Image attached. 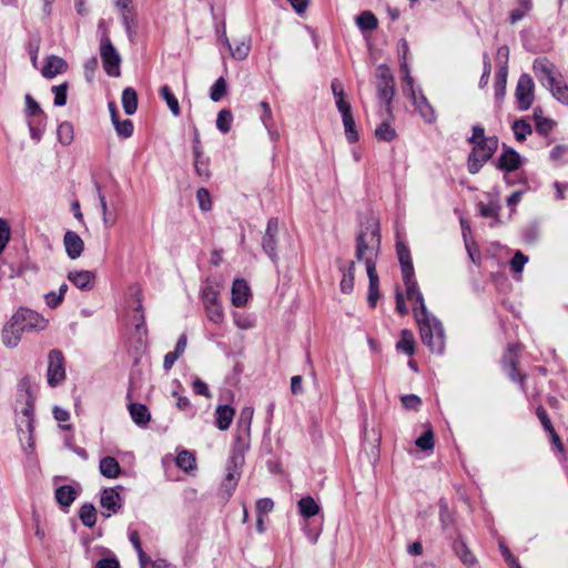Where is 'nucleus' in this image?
<instances>
[{
  "mask_svg": "<svg viewBox=\"0 0 568 568\" xmlns=\"http://www.w3.org/2000/svg\"><path fill=\"white\" fill-rule=\"evenodd\" d=\"M194 169H195V172L196 174L202 178V179H205L207 180L210 178V170H209V160L207 159H197V160H194Z\"/></svg>",
  "mask_w": 568,
  "mask_h": 568,
  "instance_id": "63",
  "label": "nucleus"
},
{
  "mask_svg": "<svg viewBox=\"0 0 568 568\" xmlns=\"http://www.w3.org/2000/svg\"><path fill=\"white\" fill-rule=\"evenodd\" d=\"M114 129L116 131L118 136L122 139L131 138L133 134V122L129 119L125 120H116L114 123Z\"/></svg>",
  "mask_w": 568,
  "mask_h": 568,
  "instance_id": "52",
  "label": "nucleus"
},
{
  "mask_svg": "<svg viewBox=\"0 0 568 568\" xmlns=\"http://www.w3.org/2000/svg\"><path fill=\"white\" fill-rule=\"evenodd\" d=\"M10 225L7 220L0 219V254L6 248L8 242L10 241Z\"/></svg>",
  "mask_w": 568,
  "mask_h": 568,
  "instance_id": "58",
  "label": "nucleus"
},
{
  "mask_svg": "<svg viewBox=\"0 0 568 568\" xmlns=\"http://www.w3.org/2000/svg\"><path fill=\"white\" fill-rule=\"evenodd\" d=\"M416 321L419 326L422 342L436 354H443L445 349V332L442 323L427 310L426 314L413 307Z\"/></svg>",
  "mask_w": 568,
  "mask_h": 568,
  "instance_id": "3",
  "label": "nucleus"
},
{
  "mask_svg": "<svg viewBox=\"0 0 568 568\" xmlns=\"http://www.w3.org/2000/svg\"><path fill=\"white\" fill-rule=\"evenodd\" d=\"M532 71L538 81L544 87H547L550 82H554L558 74H560L557 71L556 65L546 57H539L535 59L532 63Z\"/></svg>",
  "mask_w": 568,
  "mask_h": 568,
  "instance_id": "12",
  "label": "nucleus"
},
{
  "mask_svg": "<svg viewBox=\"0 0 568 568\" xmlns=\"http://www.w3.org/2000/svg\"><path fill=\"white\" fill-rule=\"evenodd\" d=\"M227 93V83L223 77H220L210 89V98L214 102L221 101Z\"/></svg>",
  "mask_w": 568,
  "mask_h": 568,
  "instance_id": "46",
  "label": "nucleus"
},
{
  "mask_svg": "<svg viewBox=\"0 0 568 568\" xmlns=\"http://www.w3.org/2000/svg\"><path fill=\"white\" fill-rule=\"evenodd\" d=\"M400 400L406 409L418 410L422 405L420 398L414 394L404 395Z\"/></svg>",
  "mask_w": 568,
  "mask_h": 568,
  "instance_id": "62",
  "label": "nucleus"
},
{
  "mask_svg": "<svg viewBox=\"0 0 568 568\" xmlns=\"http://www.w3.org/2000/svg\"><path fill=\"white\" fill-rule=\"evenodd\" d=\"M513 131L517 141H524L527 135L532 133L531 125L524 119L514 122Z\"/></svg>",
  "mask_w": 568,
  "mask_h": 568,
  "instance_id": "50",
  "label": "nucleus"
},
{
  "mask_svg": "<svg viewBox=\"0 0 568 568\" xmlns=\"http://www.w3.org/2000/svg\"><path fill=\"white\" fill-rule=\"evenodd\" d=\"M48 384L51 387L60 385L65 379L64 357L61 351L52 349L49 353Z\"/></svg>",
  "mask_w": 568,
  "mask_h": 568,
  "instance_id": "8",
  "label": "nucleus"
},
{
  "mask_svg": "<svg viewBox=\"0 0 568 568\" xmlns=\"http://www.w3.org/2000/svg\"><path fill=\"white\" fill-rule=\"evenodd\" d=\"M128 409L132 420L140 427H144L151 419L149 408L144 404L130 403Z\"/></svg>",
  "mask_w": 568,
  "mask_h": 568,
  "instance_id": "22",
  "label": "nucleus"
},
{
  "mask_svg": "<svg viewBox=\"0 0 568 568\" xmlns=\"http://www.w3.org/2000/svg\"><path fill=\"white\" fill-rule=\"evenodd\" d=\"M519 363V355H518V346L515 344L508 345L503 358H501V366L503 369L506 372L507 376L515 383L519 384V387L523 392H526L525 387V379L526 375L520 374L517 369V365Z\"/></svg>",
  "mask_w": 568,
  "mask_h": 568,
  "instance_id": "6",
  "label": "nucleus"
},
{
  "mask_svg": "<svg viewBox=\"0 0 568 568\" xmlns=\"http://www.w3.org/2000/svg\"><path fill=\"white\" fill-rule=\"evenodd\" d=\"M68 280L81 291H90L95 285V274L91 271H71Z\"/></svg>",
  "mask_w": 568,
  "mask_h": 568,
  "instance_id": "18",
  "label": "nucleus"
},
{
  "mask_svg": "<svg viewBox=\"0 0 568 568\" xmlns=\"http://www.w3.org/2000/svg\"><path fill=\"white\" fill-rule=\"evenodd\" d=\"M251 296V288L243 278H236L232 285V304L235 307H243Z\"/></svg>",
  "mask_w": 568,
  "mask_h": 568,
  "instance_id": "19",
  "label": "nucleus"
},
{
  "mask_svg": "<svg viewBox=\"0 0 568 568\" xmlns=\"http://www.w3.org/2000/svg\"><path fill=\"white\" fill-rule=\"evenodd\" d=\"M338 111L342 115L343 125L345 130L346 140L349 143H355L358 141L359 135L356 130V123L352 114V106L349 103H338Z\"/></svg>",
  "mask_w": 568,
  "mask_h": 568,
  "instance_id": "15",
  "label": "nucleus"
},
{
  "mask_svg": "<svg viewBox=\"0 0 568 568\" xmlns=\"http://www.w3.org/2000/svg\"><path fill=\"white\" fill-rule=\"evenodd\" d=\"M203 306L209 321L214 324H222L224 322V313L220 301L203 303Z\"/></svg>",
  "mask_w": 568,
  "mask_h": 568,
  "instance_id": "34",
  "label": "nucleus"
},
{
  "mask_svg": "<svg viewBox=\"0 0 568 568\" xmlns=\"http://www.w3.org/2000/svg\"><path fill=\"white\" fill-rule=\"evenodd\" d=\"M341 270L343 272V277L339 284L341 291L345 294H349L354 288L355 262L351 261L347 267Z\"/></svg>",
  "mask_w": 568,
  "mask_h": 568,
  "instance_id": "35",
  "label": "nucleus"
},
{
  "mask_svg": "<svg viewBox=\"0 0 568 568\" xmlns=\"http://www.w3.org/2000/svg\"><path fill=\"white\" fill-rule=\"evenodd\" d=\"M119 489H123L122 486L105 488L101 493L100 505L106 513H102L103 516L110 517L121 510L123 506V499L120 496Z\"/></svg>",
  "mask_w": 568,
  "mask_h": 568,
  "instance_id": "11",
  "label": "nucleus"
},
{
  "mask_svg": "<svg viewBox=\"0 0 568 568\" xmlns=\"http://www.w3.org/2000/svg\"><path fill=\"white\" fill-rule=\"evenodd\" d=\"M496 168L507 173L516 171L521 165L520 154L513 148L504 145L503 153L499 155Z\"/></svg>",
  "mask_w": 568,
  "mask_h": 568,
  "instance_id": "16",
  "label": "nucleus"
},
{
  "mask_svg": "<svg viewBox=\"0 0 568 568\" xmlns=\"http://www.w3.org/2000/svg\"><path fill=\"white\" fill-rule=\"evenodd\" d=\"M26 113L28 116H37L43 113L39 103L30 95H26Z\"/></svg>",
  "mask_w": 568,
  "mask_h": 568,
  "instance_id": "61",
  "label": "nucleus"
},
{
  "mask_svg": "<svg viewBox=\"0 0 568 568\" xmlns=\"http://www.w3.org/2000/svg\"><path fill=\"white\" fill-rule=\"evenodd\" d=\"M454 552L459 557L464 565L471 567L476 562L475 556L468 549L467 545L463 539H456L453 542Z\"/></svg>",
  "mask_w": 568,
  "mask_h": 568,
  "instance_id": "30",
  "label": "nucleus"
},
{
  "mask_svg": "<svg viewBox=\"0 0 568 568\" xmlns=\"http://www.w3.org/2000/svg\"><path fill=\"white\" fill-rule=\"evenodd\" d=\"M395 94V83H378L377 95L378 99L386 104L387 111L390 110V104Z\"/></svg>",
  "mask_w": 568,
  "mask_h": 568,
  "instance_id": "42",
  "label": "nucleus"
},
{
  "mask_svg": "<svg viewBox=\"0 0 568 568\" xmlns=\"http://www.w3.org/2000/svg\"><path fill=\"white\" fill-rule=\"evenodd\" d=\"M100 473L106 478H116L121 474V467L114 457L106 456L100 460Z\"/></svg>",
  "mask_w": 568,
  "mask_h": 568,
  "instance_id": "27",
  "label": "nucleus"
},
{
  "mask_svg": "<svg viewBox=\"0 0 568 568\" xmlns=\"http://www.w3.org/2000/svg\"><path fill=\"white\" fill-rule=\"evenodd\" d=\"M57 136L62 145H70L74 138L73 125L68 121L60 123L57 130Z\"/></svg>",
  "mask_w": 568,
  "mask_h": 568,
  "instance_id": "44",
  "label": "nucleus"
},
{
  "mask_svg": "<svg viewBox=\"0 0 568 568\" xmlns=\"http://www.w3.org/2000/svg\"><path fill=\"white\" fill-rule=\"evenodd\" d=\"M100 57L102 60L103 69L108 75L119 77L121 74V57L113 45L106 29L102 31L100 38Z\"/></svg>",
  "mask_w": 568,
  "mask_h": 568,
  "instance_id": "5",
  "label": "nucleus"
},
{
  "mask_svg": "<svg viewBox=\"0 0 568 568\" xmlns=\"http://www.w3.org/2000/svg\"><path fill=\"white\" fill-rule=\"evenodd\" d=\"M159 94L166 102V105L172 112V114L179 116L181 114L180 104L170 87L162 85L159 90Z\"/></svg>",
  "mask_w": 568,
  "mask_h": 568,
  "instance_id": "37",
  "label": "nucleus"
},
{
  "mask_svg": "<svg viewBox=\"0 0 568 568\" xmlns=\"http://www.w3.org/2000/svg\"><path fill=\"white\" fill-rule=\"evenodd\" d=\"M439 520L443 529H448L454 526V513L450 510L448 503L445 498L438 501Z\"/></svg>",
  "mask_w": 568,
  "mask_h": 568,
  "instance_id": "39",
  "label": "nucleus"
},
{
  "mask_svg": "<svg viewBox=\"0 0 568 568\" xmlns=\"http://www.w3.org/2000/svg\"><path fill=\"white\" fill-rule=\"evenodd\" d=\"M368 276V295H367V302L368 305L374 308L377 304L378 298L381 297L379 293V278L377 271H373V273H367Z\"/></svg>",
  "mask_w": 568,
  "mask_h": 568,
  "instance_id": "33",
  "label": "nucleus"
},
{
  "mask_svg": "<svg viewBox=\"0 0 568 568\" xmlns=\"http://www.w3.org/2000/svg\"><path fill=\"white\" fill-rule=\"evenodd\" d=\"M121 100H122V105H123L124 112L128 115H132L136 112L138 93L133 88H131V87L125 88L122 91Z\"/></svg>",
  "mask_w": 568,
  "mask_h": 568,
  "instance_id": "32",
  "label": "nucleus"
},
{
  "mask_svg": "<svg viewBox=\"0 0 568 568\" xmlns=\"http://www.w3.org/2000/svg\"><path fill=\"white\" fill-rule=\"evenodd\" d=\"M232 122H233V114L229 109H222L217 113L216 128L223 134H226L230 132Z\"/></svg>",
  "mask_w": 568,
  "mask_h": 568,
  "instance_id": "47",
  "label": "nucleus"
},
{
  "mask_svg": "<svg viewBox=\"0 0 568 568\" xmlns=\"http://www.w3.org/2000/svg\"><path fill=\"white\" fill-rule=\"evenodd\" d=\"M94 568H120V562L115 556H111L98 560Z\"/></svg>",
  "mask_w": 568,
  "mask_h": 568,
  "instance_id": "64",
  "label": "nucleus"
},
{
  "mask_svg": "<svg viewBox=\"0 0 568 568\" xmlns=\"http://www.w3.org/2000/svg\"><path fill=\"white\" fill-rule=\"evenodd\" d=\"M409 91L413 104L423 120L427 123H434L437 119L436 112L423 91L420 89L415 90L414 87Z\"/></svg>",
  "mask_w": 568,
  "mask_h": 568,
  "instance_id": "13",
  "label": "nucleus"
},
{
  "mask_svg": "<svg viewBox=\"0 0 568 568\" xmlns=\"http://www.w3.org/2000/svg\"><path fill=\"white\" fill-rule=\"evenodd\" d=\"M404 284L406 286L407 298L409 301H414L415 302L414 307L416 306L418 308V312H422V313L426 314V310L427 308H426V305H425V302H424L423 294L420 293V291L418 288L417 282L416 281H412V282L404 283Z\"/></svg>",
  "mask_w": 568,
  "mask_h": 568,
  "instance_id": "28",
  "label": "nucleus"
},
{
  "mask_svg": "<svg viewBox=\"0 0 568 568\" xmlns=\"http://www.w3.org/2000/svg\"><path fill=\"white\" fill-rule=\"evenodd\" d=\"M498 149V138L488 136L474 145L467 159V170L470 174H477L483 165L489 161Z\"/></svg>",
  "mask_w": 568,
  "mask_h": 568,
  "instance_id": "4",
  "label": "nucleus"
},
{
  "mask_svg": "<svg viewBox=\"0 0 568 568\" xmlns=\"http://www.w3.org/2000/svg\"><path fill=\"white\" fill-rule=\"evenodd\" d=\"M243 463L244 456L243 454L239 453L232 454V456L227 459L226 476L222 484L227 496H231L237 486V481L240 478L239 468L242 466Z\"/></svg>",
  "mask_w": 568,
  "mask_h": 568,
  "instance_id": "10",
  "label": "nucleus"
},
{
  "mask_svg": "<svg viewBox=\"0 0 568 568\" xmlns=\"http://www.w3.org/2000/svg\"><path fill=\"white\" fill-rule=\"evenodd\" d=\"M415 444L422 450H432L434 448V433L430 426L415 440Z\"/></svg>",
  "mask_w": 568,
  "mask_h": 568,
  "instance_id": "54",
  "label": "nucleus"
},
{
  "mask_svg": "<svg viewBox=\"0 0 568 568\" xmlns=\"http://www.w3.org/2000/svg\"><path fill=\"white\" fill-rule=\"evenodd\" d=\"M63 245L67 255L71 260H75L81 256L84 250V242L80 235L74 231H67L63 236Z\"/></svg>",
  "mask_w": 568,
  "mask_h": 568,
  "instance_id": "17",
  "label": "nucleus"
},
{
  "mask_svg": "<svg viewBox=\"0 0 568 568\" xmlns=\"http://www.w3.org/2000/svg\"><path fill=\"white\" fill-rule=\"evenodd\" d=\"M527 262L528 257L520 251H517L510 261V268L515 273H521Z\"/></svg>",
  "mask_w": 568,
  "mask_h": 568,
  "instance_id": "59",
  "label": "nucleus"
},
{
  "mask_svg": "<svg viewBox=\"0 0 568 568\" xmlns=\"http://www.w3.org/2000/svg\"><path fill=\"white\" fill-rule=\"evenodd\" d=\"M34 400L36 398L21 400L23 403V407L21 408V415L23 418L18 424L19 429L24 425L30 439L34 432Z\"/></svg>",
  "mask_w": 568,
  "mask_h": 568,
  "instance_id": "21",
  "label": "nucleus"
},
{
  "mask_svg": "<svg viewBox=\"0 0 568 568\" xmlns=\"http://www.w3.org/2000/svg\"><path fill=\"white\" fill-rule=\"evenodd\" d=\"M122 23L125 28L126 34L130 39H132L135 34L136 28V14L134 9L121 11Z\"/></svg>",
  "mask_w": 568,
  "mask_h": 568,
  "instance_id": "45",
  "label": "nucleus"
},
{
  "mask_svg": "<svg viewBox=\"0 0 568 568\" xmlns=\"http://www.w3.org/2000/svg\"><path fill=\"white\" fill-rule=\"evenodd\" d=\"M36 398L34 393L32 390L31 379L29 376H24L20 379L18 384V399H32Z\"/></svg>",
  "mask_w": 568,
  "mask_h": 568,
  "instance_id": "51",
  "label": "nucleus"
},
{
  "mask_svg": "<svg viewBox=\"0 0 568 568\" xmlns=\"http://www.w3.org/2000/svg\"><path fill=\"white\" fill-rule=\"evenodd\" d=\"M54 497L61 507H70L78 497V491L70 485H62L55 489Z\"/></svg>",
  "mask_w": 568,
  "mask_h": 568,
  "instance_id": "25",
  "label": "nucleus"
},
{
  "mask_svg": "<svg viewBox=\"0 0 568 568\" xmlns=\"http://www.w3.org/2000/svg\"><path fill=\"white\" fill-rule=\"evenodd\" d=\"M79 518L84 526L89 528L93 527L97 523L95 507L90 503L82 505L79 510Z\"/></svg>",
  "mask_w": 568,
  "mask_h": 568,
  "instance_id": "41",
  "label": "nucleus"
},
{
  "mask_svg": "<svg viewBox=\"0 0 568 568\" xmlns=\"http://www.w3.org/2000/svg\"><path fill=\"white\" fill-rule=\"evenodd\" d=\"M220 285L207 280L201 292L202 303L219 301Z\"/></svg>",
  "mask_w": 568,
  "mask_h": 568,
  "instance_id": "43",
  "label": "nucleus"
},
{
  "mask_svg": "<svg viewBox=\"0 0 568 568\" xmlns=\"http://www.w3.org/2000/svg\"><path fill=\"white\" fill-rule=\"evenodd\" d=\"M376 139L385 142H390L396 138V131L389 123L383 122L375 130Z\"/></svg>",
  "mask_w": 568,
  "mask_h": 568,
  "instance_id": "53",
  "label": "nucleus"
},
{
  "mask_svg": "<svg viewBox=\"0 0 568 568\" xmlns=\"http://www.w3.org/2000/svg\"><path fill=\"white\" fill-rule=\"evenodd\" d=\"M381 230L376 222L362 225L356 236L355 257L366 265V272L376 271V260L381 251Z\"/></svg>",
  "mask_w": 568,
  "mask_h": 568,
  "instance_id": "2",
  "label": "nucleus"
},
{
  "mask_svg": "<svg viewBox=\"0 0 568 568\" xmlns=\"http://www.w3.org/2000/svg\"><path fill=\"white\" fill-rule=\"evenodd\" d=\"M298 511L304 518H311L316 516L321 507L312 496H306L300 499L297 503Z\"/></svg>",
  "mask_w": 568,
  "mask_h": 568,
  "instance_id": "31",
  "label": "nucleus"
},
{
  "mask_svg": "<svg viewBox=\"0 0 568 568\" xmlns=\"http://www.w3.org/2000/svg\"><path fill=\"white\" fill-rule=\"evenodd\" d=\"M68 88H69L68 82L52 87V92L54 93L53 103L55 106H63L67 104Z\"/></svg>",
  "mask_w": 568,
  "mask_h": 568,
  "instance_id": "55",
  "label": "nucleus"
},
{
  "mask_svg": "<svg viewBox=\"0 0 568 568\" xmlns=\"http://www.w3.org/2000/svg\"><path fill=\"white\" fill-rule=\"evenodd\" d=\"M199 206L202 211L207 212L212 209V201L210 192L205 187H201L196 192Z\"/></svg>",
  "mask_w": 568,
  "mask_h": 568,
  "instance_id": "57",
  "label": "nucleus"
},
{
  "mask_svg": "<svg viewBox=\"0 0 568 568\" xmlns=\"http://www.w3.org/2000/svg\"><path fill=\"white\" fill-rule=\"evenodd\" d=\"M356 24L362 31H373L378 27V20L372 11H363L356 17Z\"/></svg>",
  "mask_w": 568,
  "mask_h": 568,
  "instance_id": "36",
  "label": "nucleus"
},
{
  "mask_svg": "<svg viewBox=\"0 0 568 568\" xmlns=\"http://www.w3.org/2000/svg\"><path fill=\"white\" fill-rule=\"evenodd\" d=\"M535 84L532 78L528 73H523L516 85L515 97L520 111L528 110L534 102Z\"/></svg>",
  "mask_w": 568,
  "mask_h": 568,
  "instance_id": "7",
  "label": "nucleus"
},
{
  "mask_svg": "<svg viewBox=\"0 0 568 568\" xmlns=\"http://www.w3.org/2000/svg\"><path fill=\"white\" fill-rule=\"evenodd\" d=\"M396 349L409 356L415 353V338L412 331L407 328L400 331V338L396 343Z\"/></svg>",
  "mask_w": 568,
  "mask_h": 568,
  "instance_id": "29",
  "label": "nucleus"
},
{
  "mask_svg": "<svg viewBox=\"0 0 568 568\" xmlns=\"http://www.w3.org/2000/svg\"><path fill=\"white\" fill-rule=\"evenodd\" d=\"M518 7L509 12V23L515 24L532 9V0H517Z\"/></svg>",
  "mask_w": 568,
  "mask_h": 568,
  "instance_id": "38",
  "label": "nucleus"
},
{
  "mask_svg": "<svg viewBox=\"0 0 568 568\" xmlns=\"http://www.w3.org/2000/svg\"><path fill=\"white\" fill-rule=\"evenodd\" d=\"M68 69V63L64 59L58 55H50L41 70V73L47 79H52L58 74L64 73Z\"/></svg>",
  "mask_w": 568,
  "mask_h": 568,
  "instance_id": "20",
  "label": "nucleus"
},
{
  "mask_svg": "<svg viewBox=\"0 0 568 568\" xmlns=\"http://www.w3.org/2000/svg\"><path fill=\"white\" fill-rule=\"evenodd\" d=\"M175 463L180 469L186 473H190L196 468L195 456L189 450L180 452L176 456Z\"/></svg>",
  "mask_w": 568,
  "mask_h": 568,
  "instance_id": "40",
  "label": "nucleus"
},
{
  "mask_svg": "<svg viewBox=\"0 0 568 568\" xmlns=\"http://www.w3.org/2000/svg\"><path fill=\"white\" fill-rule=\"evenodd\" d=\"M254 409L251 406L242 408L237 423H236V445L241 448L247 447L246 438L250 437L251 424L253 419Z\"/></svg>",
  "mask_w": 568,
  "mask_h": 568,
  "instance_id": "14",
  "label": "nucleus"
},
{
  "mask_svg": "<svg viewBox=\"0 0 568 568\" xmlns=\"http://www.w3.org/2000/svg\"><path fill=\"white\" fill-rule=\"evenodd\" d=\"M49 321L38 312L19 307L2 329V343L10 348L18 346L24 332H40L47 328Z\"/></svg>",
  "mask_w": 568,
  "mask_h": 568,
  "instance_id": "1",
  "label": "nucleus"
},
{
  "mask_svg": "<svg viewBox=\"0 0 568 568\" xmlns=\"http://www.w3.org/2000/svg\"><path fill=\"white\" fill-rule=\"evenodd\" d=\"M546 88L550 90L557 101L566 105L568 104V85L561 74H558L554 82H550Z\"/></svg>",
  "mask_w": 568,
  "mask_h": 568,
  "instance_id": "24",
  "label": "nucleus"
},
{
  "mask_svg": "<svg viewBox=\"0 0 568 568\" xmlns=\"http://www.w3.org/2000/svg\"><path fill=\"white\" fill-rule=\"evenodd\" d=\"M258 109L261 111L260 119L264 126H270L275 123L272 109L266 101H261L258 103Z\"/></svg>",
  "mask_w": 568,
  "mask_h": 568,
  "instance_id": "56",
  "label": "nucleus"
},
{
  "mask_svg": "<svg viewBox=\"0 0 568 568\" xmlns=\"http://www.w3.org/2000/svg\"><path fill=\"white\" fill-rule=\"evenodd\" d=\"M231 54L236 60H244L250 52V42L245 39L236 42L234 45L227 42Z\"/></svg>",
  "mask_w": 568,
  "mask_h": 568,
  "instance_id": "48",
  "label": "nucleus"
},
{
  "mask_svg": "<svg viewBox=\"0 0 568 568\" xmlns=\"http://www.w3.org/2000/svg\"><path fill=\"white\" fill-rule=\"evenodd\" d=\"M277 234L278 219L271 217L267 221L266 230L262 239V248L275 265H277L278 263V255L276 253Z\"/></svg>",
  "mask_w": 568,
  "mask_h": 568,
  "instance_id": "9",
  "label": "nucleus"
},
{
  "mask_svg": "<svg viewBox=\"0 0 568 568\" xmlns=\"http://www.w3.org/2000/svg\"><path fill=\"white\" fill-rule=\"evenodd\" d=\"M555 122L549 118L538 119L535 123L536 131L544 136L548 135L552 131Z\"/></svg>",
  "mask_w": 568,
  "mask_h": 568,
  "instance_id": "60",
  "label": "nucleus"
},
{
  "mask_svg": "<svg viewBox=\"0 0 568 568\" xmlns=\"http://www.w3.org/2000/svg\"><path fill=\"white\" fill-rule=\"evenodd\" d=\"M507 69L498 68L495 77V100L498 108H500L501 102L506 94V85H507Z\"/></svg>",
  "mask_w": 568,
  "mask_h": 568,
  "instance_id": "26",
  "label": "nucleus"
},
{
  "mask_svg": "<svg viewBox=\"0 0 568 568\" xmlns=\"http://www.w3.org/2000/svg\"><path fill=\"white\" fill-rule=\"evenodd\" d=\"M235 410L230 405H219L215 412V425L220 430L230 428Z\"/></svg>",
  "mask_w": 568,
  "mask_h": 568,
  "instance_id": "23",
  "label": "nucleus"
},
{
  "mask_svg": "<svg viewBox=\"0 0 568 568\" xmlns=\"http://www.w3.org/2000/svg\"><path fill=\"white\" fill-rule=\"evenodd\" d=\"M479 213L483 217H493L495 223L500 222L499 211L500 205L497 202H490L489 204L479 203Z\"/></svg>",
  "mask_w": 568,
  "mask_h": 568,
  "instance_id": "49",
  "label": "nucleus"
}]
</instances>
